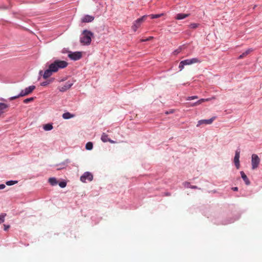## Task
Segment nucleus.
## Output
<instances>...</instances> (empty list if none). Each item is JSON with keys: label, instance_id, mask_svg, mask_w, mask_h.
<instances>
[{"label": "nucleus", "instance_id": "1", "mask_svg": "<svg viewBox=\"0 0 262 262\" xmlns=\"http://www.w3.org/2000/svg\"><path fill=\"white\" fill-rule=\"evenodd\" d=\"M93 36V33L92 32L84 30L82 33V36L80 38V41L83 45H89L91 42Z\"/></svg>", "mask_w": 262, "mask_h": 262}, {"label": "nucleus", "instance_id": "2", "mask_svg": "<svg viewBox=\"0 0 262 262\" xmlns=\"http://www.w3.org/2000/svg\"><path fill=\"white\" fill-rule=\"evenodd\" d=\"M53 72H56L59 69H63L67 67L68 62L63 60H56L50 64Z\"/></svg>", "mask_w": 262, "mask_h": 262}, {"label": "nucleus", "instance_id": "3", "mask_svg": "<svg viewBox=\"0 0 262 262\" xmlns=\"http://www.w3.org/2000/svg\"><path fill=\"white\" fill-rule=\"evenodd\" d=\"M147 15H144L141 17L136 20L132 26V29L134 32H136L137 29L141 26V24L145 20Z\"/></svg>", "mask_w": 262, "mask_h": 262}, {"label": "nucleus", "instance_id": "4", "mask_svg": "<svg viewBox=\"0 0 262 262\" xmlns=\"http://www.w3.org/2000/svg\"><path fill=\"white\" fill-rule=\"evenodd\" d=\"M251 158L252 169H255L258 167L260 160L258 156L256 154H253Z\"/></svg>", "mask_w": 262, "mask_h": 262}, {"label": "nucleus", "instance_id": "5", "mask_svg": "<svg viewBox=\"0 0 262 262\" xmlns=\"http://www.w3.org/2000/svg\"><path fill=\"white\" fill-rule=\"evenodd\" d=\"M68 57L72 60H77L82 57V54L80 52H70Z\"/></svg>", "mask_w": 262, "mask_h": 262}, {"label": "nucleus", "instance_id": "6", "mask_svg": "<svg viewBox=\"0 0 262 262\" xmlns=\"http://www.w3.org/2000/svg\"><path fill=\"white\" fill-rule=\"evenodd\" d=\"M93 175L89 172H85L80 177V180L82 182H85L86 180L91 181L93 180Z\"/></svg>", "mask_w": 262, "mask_h": 262}, {"label": "nucleus", "instance_id": "7", "mask_svg": "<svg viewBox=\"0 0 262 262\" xmlns=\"http://www.w3.org/2000/svg\"><path fill=\"white\" fill-rule=\"evenodd\" d=\"M185 66L190 65L194 63H200L201 60L198 58H193L182 60Z\"/></svg>", "mask_w": 262, "mask_h": 262}, {"label": "nucleus", "instance_id": "8", "mask_svg": "<svg viewBox=\"0 0 262 262\" xmlns=\"http://www.w3.org/2000/svg\"><path fill=\"white\" fill-rule=\"evenodd\" d=\"M73 84V81H69L67 82L63 86H59L58 89L60 92H65L70 89Z\"/></svg>", "mask_w": 262, "mask_h": 262}, {"label": "nucleus", "instance_id": "9", "mask_svg": "<svg viewBox=\"0 0 262 262\" xmlns=\"http://www.w3.org/2000/svg\"><path fill=\"white\" fill-rule=\"evenodd\" d=\"M216 117H213L209 119L201 120L198 122L196 126L199 127L202 124H211L213 121L215 119Z\"/></svg>", "mask_w": 262, "mask_h": 262}, {"label": "nucleus", "instance_id": "10", "mask_svg": "<svg viewBox=\"0 0 262 262\" xmlns=\"http://www.w3.org/2000/svg\"><path fill=\"white\" fill-rule=\"evenodd\" d=\"M239 157H240V151L238 150H236L235 151V156L234 158V162L235 165L237 169L239 168L240 164H239Z\"/></svg>", "mask_w": 262, "mask_h": 262}, {"label": "nucleus", "instance_id": "11", "mask_svg": "<svg viewBox=\"0 0 262 262\" xmlns=\"http://www.w3.org/2000/svg\"><path fill=\"white\" fill-rule=\"evenodd\" d=\"M52 73H54L53 70L52 69H51V67L49 66V69L46 70L42 75L43 78L45 79L49 78L52 75Z\"/></svg>", "mask_w": 262, "mask_h": 262}, {"label": "nucleus", "instance_id": "12", "mask_svg": "<svg viewBox=\"0 0 262 262\" xmlns=\"http://www.w3.org/2000/svg\"><path fill=\"white\" fill-rule=\"evenodd\" d=\"M94 19V16L89 15H86L81 19V21L82 23H90L92 22Z\"/></svg>", "mask_w": 262, "mask_h": 262}, {"label": "nucleus", "instance_id": "13", "mask_svg": "<svg viewBox=\"0 0 262 262\" xmlns=\"http://www.w3.org/2000/svg\"><path fill=\"white\" fill-rule=\"evenodd\" d=\"M101 139L103 142H109L112 143H115V142L114 141H113L111 139H110V138H108V135H106L105 133L102 134V135L101 136Z\"/></svg>", "mask_w": 262, "mask_h": 262}, {"label": "nucleus", "instance_id": "14", "mask_svg": "<svg viewBox=\"0 0 262 262\" xmlns=\"http://www.w3.org/2000/svg\"><path fill=\"white\" fill-rule=\"evenodd\" d=\"M240 173H241V177L242 178L243 180L245 181V184L247 185H250V182L249 180L248 179V178H247V177L246 175V174L244 173V172L242 171H241Z\"/></svg>", "mask_w": 262, "mask_h": 262}, {"label": "nucleus", "instance_id": "15", "mask_svg": "<svg viewBox=\"0 0 262 262\" xmlns=\"http://www.w3.org/2000/svg\"><path fill=\"white\" fill-rule=\"evenodd\" d=\"M189 14L179 13L177 15L176 19L178 20L184 19L189 16Z\"/></svg>", "mask_w": 262, "mask_h": 262}, {"label": "nucleus", "instance_id": "16", "mask_svg": "<svg viewBox=\"0 0 262 262\" xmlns=\"http://www.w3.org/2000/svg\"><path fill=\"white\" fill-rule=\"evenodd\" d=\"M35 89V86L34 85H31L26 88L24 90V91L25 92L26 94H27V95H28L29 94H31Z\"/></svg>", "mask_w": 262, "mask_h": 262}, {"label": "nucleus", "instance_id": "17", "mask_svg": "<svg viewBox=\"0 0 262 262\" xmlns=\"http://www.w3.org/2000/svg\"><path fill=\"white\" fill-rule=\"evenodd\" d=\"M8 105L4 103L0 102V113L1 115L4 112V110L8 107Z\"/></svg>", "mask_w": 262, "mask_h": 262}, {"label": "nucleus", "instance_id": "18", "mask_svg": "<svg viewBox=\"0 0 262 262\" xmlns=\"http://www.w3.org/2000/svg\"><path fill=\"white\" fill-rule=\"evenodd\" d=\"M252 52V50L249 49L246 50L245 52L242 53L239 57L238 59H242L246 57L250 53Z\"/></svg>", "mask_w": 262, "mask_h": 262}, {"label": "nucleus", "instance_id": "19", "mask_svg": "<svg viewBox=\"0 0 262 262\" xmlns=\"http://www.w3.org/2000/svg\"><path fill=\"white\" fill-rule=\"evenodd\" d=\"M74 117V115L71 114V113L67 112L63 114L62 117L64 119H68Z\"/></svg>", "mask_w": 262, "mask_h": 262}, {"label": "nucleus", "instance_id": "20", "mask_svg": "<svg viewBox=\"0 0 262 262\" xmlns=\"http://www.w3.org/2000/svg\"><path fill=\"white\" fill-rule=\"evenodd\" d=\"M49 182L52 186H54L57 184V181L54 178H50L49 179Z\"/></svg>", "mask_w": 262, "mask_h": 262}, {"label": "nucleus", "instance_id": "21", "mask_svg": "<svg viewBox=\"0 0 262 262\" xmlns=\"http://www.w3.org/2000/svg\"><path fill=\"white\" fill-rule=\"evenodd\" d=\"M212 99H215V97H212V98H207V99H201L198 101H196V103H198V104H200L202 102H205V101H208L211 100Z\"/></svg>", "mask_w": 262, "mask_h": 262}, {"label": "nucleus", "instance_id": "22", "mask_svg": "<svg viewBox=\"0 0 262 262\" xmlns=\"http://www.w3.org/2000/svg\"><path fill=\"white\" fill-rule=\"evenodd\" d=\"M53 128V126L51 124H46L43 126V129L45 130H50Z\"/></svg>", "mask_w": 262, "mask_h": 262}, {"label": "nucleus", "instance_id": "23", "mask_svg": "<svg viewBox=\"0 0 262 262\" xmlns=\"http://www.w3.org/2000/svg\"><path fill=\"white\" fill-rule=\"evenodd\" d=\"M93 143L91 142H88L85 145V148L87 150H91L93 148Z\"/></svg>", "mask_w": 262, "mask_h": 262}, {"label": "nucleus", "instance_id": "24", "mask_svg": "<svg viewBox=\"0 0 262 262\" xmlns=\"http://www.w3.org/2000/svg\"><path fill=\"white\" fill-rule=\"evenodd\" d=\"M163 15V13L160 14H151L150 15H147L148 16H150L151 18L154 19V18H157Z\"/></svg>", "mask_w": 262, "mask_h": 262}, {"label": "nucleus", "instance_id": "25", "mask_svg": "<svg viewBox=\"0 0 262 262\" xmlns=\"http://www.w3.org/2000/svg\"><path fill=\"white\" fill-rule=\"evenodd\" d=\"M200 26L199 24L197 23H191L189 25V27L191 29H196Z\"/></svg>", "mask_w": 262, "mask_h": 262}, {"label": "nucleus", "instance_id": "26", "mask_svg": "<svg viewBox=\"0 0 262 262\" xmlns=\"http://www.w3.org/2000/svg\"><path fill=\"white\" fill-rule=\"evenodd\" d=\"M6 216V213H2L0 214V224L4 222L5 217Z\"/></svg>", "mask_w": 262, "mask_h": 262}, {"label": "nucleus", "instance_id": "27", "mask_svg": "<svg viewBox=\"0 0 262 262\" xmlns=\"http://www.w3.org/2000/svg\"><path fill=\"white\" fill-rule=\"evenodd\" d=\"M34 97H30L29 98L25 99V100H24V103H28L29 102L33 101L34 100Z\"/></svg>", "mask_w": 262, "mask_h": 262}, {"label": "nucleus", "instance_id": "28", "mask_svg": "<svg viewBox=\"0 0 262 262\" xmlns=\"http://www.w3.org/2000/svg\"><path fill=\"white\" fill-rule=\"evenodd\" d=\"M17 183V181H9L6 182V184L8 186H11V185L15 184Z\"/></svg>", "mask_w": 262, "mask_h": 262}, {"label": "nucleus", "instance_id": "29", "mask_svg": "<svg viewBox=\"0 0 262 262\" xmlns=\"http://www.w3.org/2000/svg\"><path fill=\"white\" fill-rule=\"evenodd\" d=\"M152 38H153V37L150 36L146 39H141L140 42H144V41H149V40H151Z\"/></svg>", "mask_w": 262, "mask_h": 262}, {"label": "nucleus", "instance_id": "30", "mask_svg": "<svg viewBox=\"0 0 262 262\" xmlns=\"http://www.w3.org/2000/svg\"><path fill=\"white\" fill-rule=\"evenodd\" d=\"M184 66H185V65H184V63L182 61H181L180 62L179 66V68L180 69V71L182 70L183 69Z\"/></svg>", "mask_w": 262, "mask_h": 262}, {"label": "nucleus", "instance_id": "31", "mask_svg": "<svg viewBox=\"0 0 262 262\" xmlns=\"http://www.w3.org/2000/svg\"><path fill=\"white\" fill-rule=\"evenodd\" d=\"M198 97L197 96H193L188 97L186 98V100H191L195 99H198Z\"/></svg>", "mask_w": 262, "mask_h": 262}, {"label": "nucleus", "instance_id": "32", "mask_svg": "<svg viewBox=\"0 0 262 262\" xmlns=\"http://www.w3.org/2000/svg\"><path fill=\"white\" fill-rule=\"evenodd\" d=\"M18 96L19 97H24V96H27V94H26V93L24 90L20 92V94L19 95H18Z\"/></svg>", "mask_w": 262, "mask_h": 262}, {"label": "nucleus", "instance_id": "33", "mask_svg": "<svg viewBox=\"0 0 262 262\" xmlns=\"http://www.w3.org/2000/svg\"><path fill=\"white\" fill-rule=\"evenodd\" d=\"M59 185L61 188H64L66 186L67 183L65 182H61L59 183Z\"/></svg>", "mask_w": 262, "mask_h": 262}, {"label": "nucleus", "instance_id": "34", "mask_svg": "<svg viewBox=\"0 0 262 262\" xmlns=\"http://www.w3.org/2000/svg\"><path fill=\"white\" fill-rule=\"evenodd\" d=\"M180 52H181V49H178L173 52V54L174 55H177V54H179Z\"/></svg>", "mask_w": 262, "mask_h": 262}, {"label": "nucleus", "instance_id": "35", "mask_svg": "<svg viewBox=\"0 0 262 262\" xmlns=\"http://www.w3.org/2000/svg\"><path fill=\"white\" fill-rule=\"evenodd\" d=\"M19 98V97H18V95H17V96H13V97H10L9 98V100H14V99H15L16 98Z\"/></svg>", "mask_w": 262, "mask_h": 262}, {"label": "nucleus", "instance_id": "36", "mask_svg": "<svg viewBox=\"0 0 262 262\" xmlns=\"http://www.w3.org/2000/svg\"><path fill=\"white\" fill-rule=\"evenodd\" d=\"M4 230L7 231L10 228V225H4Z\"/></svg>", "mask_w": 262, "mask_h": 262}, {"label": "nucleus", "instance_id": "37", "mask_svg": "<svg viewBox=\"0 0 262 262\" xmlns=\"http://www.w3.org/2000/svg\"><path fill=\"white\" fill-rule=\"evenodd\" d=\"M198 103H196V102L193 103H192L189 106H196V105H198Z\"/></svg>", "mask_w": 262, "mask_h": 262}, {"label": "nucleus", "instance_id": "38", "mask_svg": "<svg viewBox=\"0 0 262 262\" xmlns=\"http://www.w3.org/2000/svg\"><path fill=\"white\" fill-rule=\"evenodd\" d=\"M6 187L5 185L4 184H1L0 185V189H3L4 188H5Z\"/></svg>", "mask_w": 262, "mask_h": 262}, {"label": "nucleus", "instance_id": "39", "mask_svg": "<svg viewBox=\"0 0 262 262\" xmlns=\"http://www.w3.org/2000/svg\"><path fill=\"white\" fill-rule=\"evenodd\" d=\"M47 84V82H43L42 83H41V85H43V86H45V85H46Z\"/></svg>", "mask_w": 262, "mask_h": 262}, {"label": "nucleus", "instance_id": "40", "mask_svg": "<svg viewBox=\"0 0 262 262\" xmlns=\"http://www.w3.org/2000/svg\"><path fill=\"white\" fill-rule=\"evenodd\" d=\"M232 189L234 191H237L238 190V188L237 187H235L232 188Z\"/></svg>", "mask_w": 262, "mask_h": 262}, {"label": "nucleus", "instance_id": "41", "mask_svg": "<svg viewBox=\"0 0 262 262\" xmlns=\"http://www.w3.org/2000/svg\"><path fill=\"white\" fill-rule=\"evenodd\" d=\"M191 188H193V189H195L197 188V187L196 186H192L190 187Z\"/></svg>", "mask_w": 262, "mask_h": 262}, {"label": "nucleus", "instance_id": "42", "mask_svg": "<svg viewBox=\"0 0 262 262\" xmlns=\"http://www.w3.org/2000/svg\"><path fill=\"white\" fill-rule=\"evenodd\" d=\"M173 113V111H170L169 112H167L166 113L167 114H169V113Z\"/></svg>", "mask_w": 262, "mask_h": 262}, {"label": "nucleus", "instance_id": "43", "mask_svg": "<svg viewBox=\"0 0 262 262\" xmlns=\"http://www.w3.org/2000/svg\"><path fill=\"white\" fill-rule=\"evenodd\" d=\"M42 71H39V75H42Z\"/></svg>", "mask_w": 262, "mask_h": 262}, {"label": "nucleus", "instance_id": "44", "mask_svg": "<svg viewBox=\"0 0 262 262\" xmlns=\"http://www.w3.org/2000/svg\"><path fill=\"white\" fill-rule=\"evenodd\" d=\"M1 116V113H0V116Z\"/></svg>", "mask_w": 262, "mask_h": 262}]
</instances>
